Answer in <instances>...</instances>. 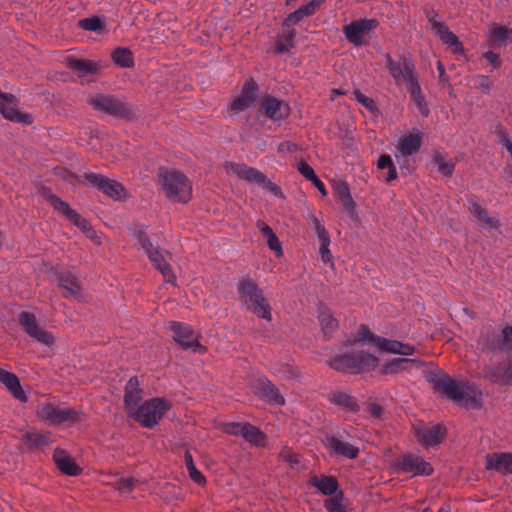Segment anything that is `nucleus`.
<instances>
[{"mask_svg": "<svg viewBox=\"0 0 512 512\" xmlns=\"http://www.w3.org/2000/svg\"><path fill=\"white\" fill-rule=\"evenodd\" d=\"M367 341L370 345L377 347L381 352H389L404 356H410L414 353V346L397 340H391L380 337L372 333L366 326H361L358 333L353 338L347 339L345 346L351 347L341 355H337L330 360V367L347 373H361L370 371L378 365V358L360 347L361 342Z\"/></svg>", "mask_w": 512, "mask_h": 512, "instance_id": "1", "label": "nucleus"}, {"mask_svg": "<svg viewBox=\"0 0 512 512\" xmlns=\"http://www.w3.org/2000/svg\"><path fill=\"white\" fill-rule=\"evenodd\" d=\"M430 382L449 400L467 408L481 407V392L475 385L453 379L447 373L439 371L431 375Z\"/></svg>", "mask_w": 512, "mask_h": 512, "instance_id": "2", "label": "nucleus"}, {"mask_svg": "<svg viewBox=\"0 0 512 512\" xmlns=\"http://www.w3.org/2000/svg\"><path fill=\"white\" fill-rule=\"evenodd\" d=\"M240 303L258 318L272 320V308L264 297L263 290L250 278L240 279L237 284Z\"/></svg>", "mask_w": 512, "mask_h": 512, "instance_id": "3", "label": "nucleus"}, {"mask_svg": "<svg viewBox=\"0 0 512 512\" xmlns=\"http://www.w3.org/2000/svg\"><path fill=\"white\" fill-rule=\"evenodd\" d=\"M159 182L167 198L186 203L191 198L192 187L188 178L177 170H165L159 173Z\"/></svg>", "mask_w": 512, "mask_h": 512, "instance_id": "4", "label": "nucleus"}, {"mask_svg": "<svg viewBox=\"0 0 512 512\" xmlns=\"http://www.w3.org/2000/svg\"><path fill=\"white\" fill-rule=\"evenodd\" d=\"M172 408V402L166 398L155 397L141 403L134 411V418L144 428L152 429Z\"/></svg>", "mask_w": 512, "mask_h": 512, "instance_id": "5", "label": "nucleus"}, {"mask_svg": "<svg viewBox=\"0 0 512 512\" xmlns=\"http://www.w3.org/2000/svg\"><path fill=\"white\" fill-rule=\"evenodd\" d=\"M87 103L95 111L105 113L115 118L128 120L134 116L132 107L114 95L103 93L91 95Z\"/></svg>", "mask_w": 512, "mask_h": 512, "instance_id": "6", "label": "nucleus"}, {"mask_svg": "<svg viewBox=\"0 0 512 512\" xmlns=\"http://www.w3.org/2000/svg\"><path fill=\"white\" fill-rule=\"evenodd\" d=\"M347 431L345 429H336L325 433L323 444L329 454L337 458L356 459L359 455V447L346 439Z\"/></svg>", "mask_w": 512, "mask_h": 512, "instance_id": "7", "label": "nucleus"}, {"mask_svg": "<svg viewBox=\"0 0 512 512\" xmlns=\"http://www.w3.org/2000/svg\"><path fill=\"white\" fill-rule=\"evenodd\" d=\"M37 416L49 425L72 424L80 417V411L52 403H40L37 406Z\"/></svg>", "mask_w": 512, "mask_h": 512, "instance_id": "8", "label": "nucleus"}, {"mask_svg": "<svg viewBox=\"0 0 512 512\" xmlns=\"http://www.w3.org/2000/svg\"><path fill=\"white\" fill-rule=\"evenodd\" d=\"M138 243L165 279L167 281L174 280L175 276L173 274L172 267L167 261L169 254L162 251L158 246L153 245L150 238L144 232H139Z\"/></svg>", "mask_w": 512, "mask_h": 512, "instance_id": "9", "label": "nucleus"}, {"mask_svg": "<svg viewBox=\"0 0 512 512\" xmlns=\"http://www.w3.org/2000/svg\"><path fill=\"white\" fill-rule=\"evenodd\" d=\"M385 65L396 85L405 84L407 87L417 80L414 74L415 66L410 57L402 55L396 61L389 54H386Z\"/></svg>", "mask_w": 512, "mask_h": 512, "instance_id": "10", "label": "nucleus"}, {"mask_svg": "<svg viewBox=\"0 0 512 512\" xmlns=\"http://www.w3.org/2000/svg\"><path fill=\"white\" fill-rule=\"evenodd\" d=\"M478 347L483 351H512V326H506L501 332L489 329L478 339Z\"/></svg>", "mask_w": 512, "mask_h": 512, "instance_id": "11", "label": "nucleus"}, {"mask_svg": "<svg viewBox=\"0 0 512 512\" xmlns=\"http://www.w3.org/2000/svg\"><path fill=\"white\" fill-rule=\"evenodd\" d=\"M170 330L173 333L174 341L184 350H191L194 353H204L205 347L199 342V335L188 324L181 322L171 323Z\"/></svg>", "mask_w": 512, "mask_h": 512, "instance_id": "12", "label": "nucleus"}, {"mask_svg": "<svg viewBox=\"0 0 512 512\" xmlns=\"http://www.w3.org/2000/svg\"><path fill=\"white\" fill-rule=\"evenodd\" d=\"M423 134L418 129H413L412 133L402 135L395 146V158L402 167L407 162V158L419 152L422 144Z\"/></svg>", "mask_w": 512, "mask_h": 512, "instance_id": "13", "label": "nucleus"}, {"mask_svg": "<svg viewBox=\"0 0 512 512\" xmlns=\"http://www.w3.org/2000/svg\"><path fill=\"white\" fill-rule=\"evenodd\" d=\"M83 183L87 186L96 187L103 194L113 199H120L124 193V187L121 183L94 172L85 173Z\"/></svg>", "mask_w": 512, "mask_h": 512, "instance_id": "14", "label": "nucleus"}, {"mask_svg": "<svg viewBox=\"0 0 512 512\" xmlns=\"http://www.w3.org/2000/svg\"><path fill=\"white\" fill-rule=\"evenodd\" d=\"M376 19H359L354 20L343 28L346 39L355 47L365 45L364 36L378 26Z\"/></svg>", "mask_w": 512, "mask_h": 512, "instance_id": "15", "label": "nucleus"}, {"mask_svg": "<svg viewBox=\"0 0 512 512\" xmlns=\"http://www.w3.org/2000/svg\"><path fill=\"white\" fill-rule=\"evenodd\" d=\"M225 431L231 435L241 436L245 441L256 447H264L266 435L257 427L249 423H229Z\"/></svg>", "mask_w": 512, "mask_h": 512, "instance_id": "16", "label": "nucleus"}, {"mask_svg": "<svg viewBox=\"0 0 512 512\" xmlns=\"http://www.w3.org/2000/svg\"><path fill=\"white\" fill-rule=\"evenodd\" d=\"M19 323L23 330L36 341L50 345L53 342V336L50 332L43 330L37 322L33 313L22 311L18 317Z\"/></svg>", "mask_w": 512, "mask_h": 512, "instance_id": "17", "label": "nucleus"}, {"mask_svg": "<svg viewBox=\"0 0 512 512\" xmlns=\"http://www.w3.org/2000/svg\"><path fill=\"white\" fill-rule=\"evenodd\" d=\"M396 466L402 472L413 473L414 475L429 476L433 473V467L429 462L413 454H406L400 457L396 462Z\"/></svg>", "mask_w": 512, "mask_h": 512, "instance_id": "18", "label": "nucleus"}, {"mask_svg": "<svg viewBox=\"0 0 512 512\" xmlns=\"http://www.w3.org/2000/svg\"><path fill=\"white\" fill-rule=\"evenodd\" d=\"M0 113L10 121L24 124L32 122V117L29 114L21 113L17 109L15 97L8 93L0 92Z\"/></svg>", "mask_w": 512, "mask_h": 512, "instance_id": "19", "label": "nucleus"}, {"mask_svg": "<svg viewBox=\"0 0 512 512\" xmlns=\"http://www.w3.org/2000/svg\"><path fill=\"white\" fill-rule=\"evenodd\" d=\"M253 389L256 395L272 405L284 404V398L279 390L264 376L258 377L254 381Z\"/></svg>", "mask_w": 512, "mask_h": 512, "instance_id": "20", "label": "nucleus"}, {"mask_svg": "<svg viewBox=\"0 0 512 512\" xmlns=\"http://www.w3.org/2000/svg\"><path fill=\"white\" fill-rule=\"evenodd\" d=\"M59 286L64 289L65 298L80 301L82 299V282L70 271H62L58 274Z\"/></svg>", "mask_w": 512, "mask_h": 512, "instance_id": "21", "label": "nucleus"}, {"mask_svg": "<svg viewBox=\"0 0 512 512\" xmlns=\"http://www.w3.org/2000/svg\"><path fill=\"white\" fill-rule=\"evenodd\" d=\"M485 376L494 383L512 385V357L497 365L486 367Z\"/></svg>", "mask_w": 512, "mask_h": 512, "instance_id": "22", "label": "nucleus"}, {"mask_svg": "<svg viewBox=\"0 0 512 512\" xmlns=\"http://www.w3.org/2000/svg\"><path fill=\"white\" fill-rule=\"evenodd\" d=\"M261 108L265 115L273 121L282 120L290 113L289 105L285 101L272 96H266L262 99Z\"/></svg>", "mask_w": 512, "mask_h": 512, "instance_id": "23", "label": "nucleus"}, {"mask_svg": "<svg viewBox=\"0 0 512 512\" xmlns=\"http://www.w3.org/2000/svg\"><path fill=\"white\" fill-rule=\"evenodd\" d=\"M429 22L435 34L444 44L451 48L453 53L460 54L463 52L462 43L444 23L436 21L433 17L429 18Z\"/></svg>", "mask_w": 512, "mask_h": 512, "instance_id": "24", "label": "nucleus"}, {"mask_svg": "<svg viewBox=\"0 0 512 512\" xmlns=\"http://www.w3.org/2000/svg\"><path fill=\"white\" fill-rule=\"evenodd\" d=\"M225 169L227 173L235 174L240 179L246 180L250 183L259 185L260 182L265 181V175L261 171L243 163L226 162Z\"/></svg>", "mask_w": 512, "mask_h": 512, "instance_id": "25", "label": "nucleus"}, {"mask_svg": "<svg viewBox=\"0 0 512 512\" xmlns=\"http://www.w3.org/2000/svg\"><path fill=\"white\" fill-rule=\"evenodd\" d=\"M485 468L501 474H512V453L494 452L486 455Z\"/></svg>", "mask_w": 512, "mask_h": 512, "instance_id": "26", "label": "nucleus"}, {"mask_svg": "<svg viewBox=\"0 0 512 512\" xmlns=\"http://www.w3.org/2000/svg\"><path fill=\"white\" fill-rule=\"evenodd\" d=\"M468 209L476 218L478 225L485 230L497 229L500 225L499 219L489 216L487 210L482 207L475 198L468 199Z\"/></svg>", "mask_w": 512, "mask_h": 512, "instance_id": "27", "label": "nucleus"}, {"mask_svg": "<svg viewBox=\"0 0 512 512\" xmlns=\"http://www.w3.org/2000/svg\"><path fill=\"white\" fill-rule=\"evenodd\" d=\"M47 201L50 203L51 206L55 210H57L59 213L63 214L68 220L73 222L76 226L85 228L86 227V220L82 218L75 210L70 208L68 203L61 200L56 195L52 194L51 192H45Z\"/></svg>", "mask_w": 512, "mask_h": 512, "instance_id": "28", "label": "nucleus"}, {"mask_svg": "<svg viewBox=\"0 0 512 512\" xmlns=\"http://www.w3.org/2000/svg\"><path fill=\"white\" fill-rule=\"evenodd\" d=\"M138 385L137 377H131L125 387L124 403L131 417L134 416V411L141 405L142 396Z\"/></svg>", "mask_w": 512, "mask_h": 512, "instance_id": "29", "label": "nucleus"}, {"mask_svg": "<svg viewBox=\"0 0 512 512\" xmlns=\"http://www.w3.org/2000/svg\"><path fill=\"white\" fill-rule=\"evenodd\" d=\"M0 382L13 395L14 398L21 402L27 401V396L23 391L18 377L9 371L0 368Z\"/></svg>", "mask_w": 512, "mask_h": 512, "instance_id": "30", "label": "nucleus"}, {"mask_svg": "<svg viewBox=\"0 0 512 512\" xmlns=\"http://www.w3.org/2000/svg\"><path fill=\"white\" fill-rule=\"evenodd\" d=\"M418 441L424 446L438 445L444 438L443 427L436 424L430 427L420 428L416 432Z\"/></svg>", "mask_w": 512, "mask_h": 512, "instance_id": "31", "label": "nucleus"}, {"mask_svg": "<svg viewBox=\"0 0 512 512\" xmlns=\"http://www.w3.org/2000/svg\"><path fill=\"white\" fill-rule=\"evenodd\" d=\"M53 459L57 468L64 474L69 476H76L80 474L81 469L76 464L74 459L62 449H56L53 454Z\"/></svg>", "mask_w": 512, "mask_h": 512, "instance_id": "32", "label": "nucleus"}, {"mask_svg": "<svg viewBox=\"0 0 512 512\" xmlns=\"http://www.w3.org/2000/svg\"><path fill=\"white\" fill-rule=\"evenodd\" d=\"M333 192L344 211L352 216L355 212L356 204L351 196L349 185L344 181H337L333 184Z\"/></svg>", "mask_w": 512, "mask_h": 512, "instance_id": "33", "label": "nucleus"}, {"mask_svg": "<svg viewBox=\"0 0 512 512\" xmlns=\"http://www.w3.org/2000/svg\"><path fill=\"white\" fill-rule=\"evenodd\" d=\"M310 483L313 487L317 488L322 494L332 497L338 493L339 484L336 478L332 476L322 475L320 477L314 476L311 478Z\"/></svg>", "mask_w": 512, "mask_h": 512, "instance_id": "34", "label": "nucleus"}, {"mask_svg": "<svg viewBox=\"0 0 512 512\" xmlns=\"http://www.w3.org/2000/svg\"><path fill=\"white\" fill-rule=\"evenodd\" d=\"M67 67L79 77L95 74L98 71L97 63L85 59L68 58Z\"/></svg>", "mask_w": 512, "mask_h": 512, "instance_id": "35", "label": "nucleus"}, {"mask_svg": "<svg viewBox=\"0 0 512 512\" xmlns=\"http://www.w3.org/2000/svg\"><path fill=\"white\" fill-rule=\"evenodd\" d=\"M295 36V29L283 26L282 32L276 39V53L282 54L290 51L295 45Z\"/></svg>", "mask_w": 512, "mask_h": 512, "instance_id": "36", "label": "nucleus"}, {"mask_svg": "<svg viewBox=\"0 0 512 512\" xmlns=\"http://www.w3.org/2000/svg\"><path fill=\"white\" fill-rule=\"evenodd\" d=\"M406 88L410 94L411 100L417 106L420 114L424 117H427L429 115V109L427 107L425 98L421 92V87L418 80L414 81L413 83H410V85H408Z\"/></svg>", "mask_w": 512, "mask_h": 512, "instance_id": "37", "label": "nucleus"}, {"mask_svg": "<svg viewBox=\"0 0 512 512\" xmlns=\"http://www.w3.org/2000/svg\"><path fill=\"white\" fill-rule=\"evenodd\" d=\"M328 398L332 404L343 408L347 412H354L358 409L355 399L341 391H334L330 393Z\"/></svg>", "mask_w": 512, "mask_h": 512, "instance_id": "38", "label": "nucleus"}, {"mask_svg": "<svg viewBox=\"0 0 512 512\" xmlns=\"http://www.w3.org/2000/svg\"><path fill=\"white\" fill-rule=\"evenodd\" d=\"M489 39L496 45L512 43V28L494 24L490 30Z\"/></svg>", "mask_w": 512, "mask_h": 512, "instance_id": "39", "label": "nucleus"}, {"mask_svg": "<svg viewBox=\"0 0 512 512\" xmlns=\"http://www.w3.org/2000/svg\"><path fill=\"white\" fill-rule=\"evenodd\" d=\"M22 440L30 448H41L48 446L51 442L47 434L38 432L37 430L27 431L22 435Z\"/></svg>", "mask_w": 512, "mask_h": 512, "instance_id": "40", "label": "nucleus"}, {"mask_svg": "<svg viewBox=\"0 0 512 512\" xmlns=\"http://www.w3.org/2000/svg\"><path fill=\"white\" fill-rule=\"evenodd\" d=\"M113 61L124 68L132 67L134 64L132 52L128 48H116L112 53Z\"/></svg>", "mask_w": 512, "mask_h": 512, "instance_id": "41", "label": "nucleus"}, {"mask_svg": "<svg viewBox=\"0 0 512 512\" xmlns=\"http://www.w3.org/2000/svg\"><path fill=\"white\" fill-rule=\"evenodd\" d=\"M415 359L408 358H395L389 361L384 366V372L386 374L398 373L403 370H407L411 364L416 363Z\"/></svg>", "mask_w": 512, "mask_h": 512, "instance_id": "42", "label": "nucleus"}, {"mask_svg": "<svg viewBox=\"0 0 512 512\" xmlns=\"http://www.w3.org/2000/svg\"><path fill=\"white\" fill-rule=\"evenodd\" d=\"M319 322L323 333L330 335L338 326L337 320L332 316L329 310L324 309L319 313Z\"/></svg>", "mask_w": 512, "mask_h": 512, "instance_id": "43", "label": "nucleus"}, {"mask_svg": "<svg viewBox=\"0 0 512 512\" xmlns=\"http://www.w3.org/2000/svg\"><path fill=\"white\" fill-rule=\"evenodd\" d=\"M344 493L340 490L332 497H328L324 501V507L327 512H347L345 505L343 504Z\"/></svg>", "mask_w": 512, "mask_h": 512, "instance_id": "44", "label": "nucleus"}, {"mask_svg": "<svg viewBox=\"0 0 512 512\" xmlns=\"http://www.w3.org/2000/svg\"><path fill=\"white\" fill-rule=\"evenodd\" d=\"M434 162L437 165L438 171L443 176H451L454 172L455 165L452 161H445L439 154L434 156Z\"/></svg>", "mask_w": 512, "mask_h": 512, "instance_id": "45", "label": "nucleus"}, {"mask_svg": "<svg viewBox=\"0 0 512 512\" xmlns=\"http://www.w3.org/2000/svg\"><path fill=\"white\" fill-rule=\"evenodd\" d=\"M79 26L83 30L100 32L103 28V24L98 17L84 18L79 21Z\"/></svg>", "mask_w": 512, "mask_h": 512, "instance_id": "46", "label": "nucleus"}, {"mask_svg": "<svg viewBox=\"0 0 512 512\" xmlns=\"http://www.w3.org/2000/svg\"><path fill=\"white\" fill-rule=\"evenodd\" d=\"M307 219L313 227L318 239L329 237V233L327 232L326 228L314 214H309Z\"/></svg>", "mask_w": 512, "mask_h": 512, "instance_id": "47", "label": "nucleus"}, {"mask_svg": "<svg viewBox=\"0 0 512 512\" xmlns=\"http://www.w3.org/2000/svg\"><path fill=\"white\" fill-rule=\"evenodd\" d=\"M258 86L253 79H249L245 82L241 94L245 96L248 101L254 102L257 96Z\"/></svg>", "mask_w": 512, "mask_h": 512, "instance_id": "48", "label": "nucleus"}, {"mask_svg": "<svg viewBox=\"0 0 512 512\" xmlns=\"http://www.w3.org/2000/svg\"><path fill=\"white\" fill-rule=\"evenodd\" d=\"M319 241H320L319 252H320V256H321L322 261L324 263L331 262L332 254H331V251L329 249L330 236L326 237V238H323V239H319Z\"/></svg>", "mask_w": 512, "mask_h": 512, "instance_id": "49", "label": "nucleus"}, {"mask_svg": "<svg viewBox=\"0 0 512 512\" xmlns=\"http://www.w3.org/2000/svg\"><path fill=\"white\" fill-rule=\"evenodd\" d=\"M136 483L137 481L134 478H121L117 482V489L121 494H128L133 490Z\"/></svg>", "mask_w": 512, "mask_h": 512, "instance_id": "50", "label": "nucleus"}, {"mask_svg": "<svg viewBox=\"0 0 512 512\" xmlns=\"http://www.w3.org/2000/svg\"><path fill=\"white\" fill-rule=\"evenodd\" d=\"M297 169L299 173L309 181H312L317 177L313 168L304 161H301L297 164Z\"/></svg>", "mask_w": 512, "mask_h": 512, "instance_id": "51", "label": "nucleus"}, {"mask_svg": "<svg viewBox=\"0 0 512 512\" xmlns=\"http://www.w3.org/2000/svg\"><path fill=\"white\" fill-rule=\"evenodd\" d=\"M323 2V0H312L301 7H299V10L301 14L304 15V17L311 16L315 13L317 8L320 6V4Z\"/></svg>", "mask_w": 512, "mask_h": 512, "instance_id": "52", "label": "nucleus"}, {"mask_svg": "<svg viewBox=\"0 0 512 512\" xmlns=\"http://www.w3.org/2000/svg\"><path fill=\"white\" fill-rule=\"evenodd\" d=\"M252 101H248V99L242 94L238 96L231 104V109L234 111H243L252 105Z\"/></svg>", "mask_w": 512, "mask_h": 512, "instance_id": "53", "label": "nucleus"}, {"mask_svg": "<svg viewBox=\"0 0 512 512\" xmlns=\"http://www.w3.org/2000/svg\"><path fill=\"white\" fill-rule=\"evenodd\" d=\"M304 18H305V17H304V15H303V14H301V12H300V10H299V8H298L296 11H294V12L290 13V14L285 18V20H284V22H283V26H285V27H289V28H292V27H291L292 25L299 23V22H300L302 19H304Z\"/></svg>", "mask_w": 512, "mask_h": 512, "instance_id": "54", "label": "nucleus"}, {"mask_svg": "<svg viewBox=\"0 0 512 512\" xmlns=\"http://www.w3.org/2000/svg\"><path fill=\"white\" fill-rule=\"evenodd\" d=\"M280 458L289 463L291 466H295L299 463V458H298V455L295 454V453H292L290 450L288 449H283L281 452H280Z\"/></svg>", "mask_w": 512, "mask_h": 512, "instance_id": "55", "label": "nucleus"}, {"mask_svg": "<svg viewBox=\"0 0 512 512\" xmlns=\"http://www.w3.org/2000/svg\"><path fill=\"white\" fill-rule=\"evenodd\" d=\"M484 58L492 65L493 68H498L501 66L502 61L499 54L493 51H487L484 54Z\"/></svg>", "mask_w": 512, "mask_h": 512, "instance_id": "56", "label": "nucleus"}, {"mask_svg": "<svg viewBox=\"0 0 512 512\" xmlns=\"http://www.w3.org/2000/svg\"><path fill=\"white\" fill-rule=\"evenodd\" d=\"M354 94H355V98H356V100H357L359 103H361L363 106H365L366 108H368V109H370V110H372V109H373V107H374V101H373L371 98H369V97L365 96L364 94H362V93H361L360 91H358V90H357V91H355V92H354Z\"/></svg>", "mask_w": 512, "mask_h": 512, "instance_id": "57", "label": "nucleus"}, {"mask_svg": "<svg viewBox=\"0 0 512 512\" xmlns=\"http://www.w3.org/2000/svg\"><path fill=\"white\" fill-rule=\"evenodd\" d=\"M267 244L269 248L276 253L277 256L282 254L280 241L275 234L270 238H267Z\"/></svg>", "mask_w": 512, "mask_h": 512, "instance_id": "58", "label": "nucleus"}, {"mask_svg": "<svg viewBox=\"0 0 512 512\" xmlns=\"http://www.w3.org/2000/svg\"><path fill=\"white\" fill-rule=\"evenodd\" d=\"M259 186L266 188L268 191H270L275 196L281 195V190H280L279 186H277L275 183L271 182L266 176H265V181L260 182Z\"/></svg>", "mask_w": 512, "mask_h": 512, "instance_id": "59", "label": "nucleus"}, {"mask_svg": "<svg viewBox=\"0 0 512 512\" xmlns=\"http://www.w3.org/2000/svg\"><path fill=\"white\" fill-rule=\"evenodd\" d=\"M475 85L484 90V91H488L490 89V86H491V82H490V79L488 76H484V75H478L476 78H475Z\"/></svg>", "mask_w": 512, "mask_h": 512, "instance_id": "60", "label": "nucleus"}, {"mask_svg": "<svg viewBox=\"0 0 512 512\" xmlns=\"http://www.w3.org/2000/svg\"><path fill=\"white\" fill-rule=\"evenodd\" d=\"M394 163L392 161V158L390 155L388 154H382L379 159H378V163H377V166L379 169L381 170H384V169H389L391 168V166H393Z\"/></svg>", "mask_w": 512, "mask_h": 512, "instance_id": "61", "label": "nucleus"}, {"mask_svg": "<svg viewBox=\"0 0 512 512\" xmlns=\"http://www.w3.org/2000/svg\"><path fill=\"white\" fill-rule=\"evenodd\" d=\"M190 478L197 484H204L206 482V479L204 475L197 469L193 468L192 470L188 471Z\"/></svg>", "mask_w": 512, "mask_h": 512, "instance_id": "62", "label": "nucleus"}, {"mask_svg": "<svg viewBox=\"0 0 512 512\" xmlns=\"http://www.w3.org/2000/svg\"><path fill=\"white\" fill-rule=\"evenodd\" d=\"M273 372L280 374L284 378H292L294 376V372L288 366H283V368H279V369L274 367Z\"/></svg>", "mask_w": 512, "mask_h": 512, "instance_id": "63", "label": "nucleus"}, {"mask_svg": "<svg viewBox=\"0 0 512 512\" xmlns=\"http://www.w3.org/2000/svg\"><path fill=\"white\" fill-rule=\"evenodd\" d=\"M368 412L371 415V417L380 418L382 415V408L375 403H371L368 406Z\"/></svg>", "mask_w": 512, "mask_h": 512, "instance_id": "64", "label": "nucleus"}]
</instances>
